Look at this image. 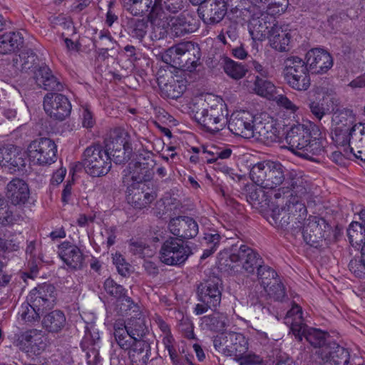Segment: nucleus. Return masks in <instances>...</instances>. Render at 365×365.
<instances>
[{
	"instance_id": "nucleus-34",
	"label": "nucleus",
	"mask_w": 365,
	"mask_h": 365,
	"mask_svg": "<svg viewBox=\"0 0 365 365\" xmlns=\"http://www.w3.org/2000/svg\"><path fill=\"white\" fill-rule=\"evenodd\" d=\"M153 167V160L150 158V154H147V157L143 158V161L138 160L134 163L129 164L131 178L133 181L141 182L148 180L151 176V169Z\"/></svg>"
},
{
	"instance_id": "nucleus-1",
	"label": "nucleus",
	"mask_w": 365,
	"mask_h": 365,
	"mask_svg": "<svg viewBox=\"0 0 365 365\" xmlns=\"http://www.w3.org/2000/svg\"><path fill=\"white\" fill-rule=\"evenodd\" d=\"M55 287L50 284H43L32 289L26 302L21 304L19 314L26 324L38 322L41 314L55 305Z\"/></svg>"
},
{
	"instance_id": "nucleus-55",
	"label": "nucleus",
	"mask_w": 365,
	"mask_h": 365,
	"mask_svg": "<svg viewBox=\"0 0 365 365\" xmlns=\"http://www.w3.org/2000/svg\"><path fill=\"white\" fill-rule=\"evenodd\" d=\"M233 342L232 346L234 351V357L237 360H245L247 356L248 342L245 336L240 333L233 332Z\"/></svg>"
},
{
	"instance_id": "nucleus-49",
	"label": "nucleus",
	"mask_w": 365,
	"mask_h": 365,
	"mask_svg": "<svg viewBox=\"0 0 365 365\" xmlns=\"http://www.w3.org/2000/svg\"><path fill=\"white\" fill-rule=\"evenodd\" d=\"M36 59L37 56L34 52L31 49H27L13 58V66L18 70L26 71L36 63Z\"/></svg>"
},
{
	"instance_id": "nucleus-56",
	"label": "nucleus",
	"mask_w": 365,
	"mask_h": 365,
	"mask_svg": "<svg viewBox=\"0 0 365 365\" xmlns=\"http://www.w3.org/2000/svg\"><path fill=\"white\" fill-rule=\"evenodd\" d=\"M263 187H257L255 185H251L247 189V200L255 206L269 205V200L267 198Z\"/></svg>"
},
{
	"instance_id": "nucleus-9",
	"label": "nucleus",
	"mask_w": 365,
	"mask_h": 365,
	"mask_svg": "<svg viewBox=\"0 0 365 365\" xmlns=\"http://www.w3.org/2000/svg\"><path fill=\"white\" fill-rule=\"evenodd\" d=\"M309 68L302 58L292 56L284 61L283 76L286 83L293 89L307 91L310 86Z\"/></svg>"
},
{
	"instance_id": "nucleus-51",
	"label": "nucleus",
	"mask_w": 365,
	"mask_h": 365,
	"mask_svg": "<svg viewBox=\"0 0 365 365\" xmlns=\"http://www.w3.org/2000/svg\"><path fill=\"white\" fill-rule=\"evenodd\" d=\"M292 220L293 219H292L289 212L284 207L274 208L269 218L271 225L280 229L287 228Z\"/></svg>"
},
{
	"instance_id": "nucleus-18",
	"label": "nucleus",
	"mask_w": 365,
	"mask_h": 365,
	"mask_svg": "<svg viewBox=\"0 0 365 365\" xmlns=\"http://www.w3.org/2000/svg\"><path fill=\"white\" fill-rule=\"evenodd\" d=\"M273 16L266 12L261 11H255L249 21L248 29L249 33L254 42L259 41H262L268 38L272 26Z\"/></svg>"
},
{
	"instance_id": "nucleus-23",
	"label": "nucleus",
	"mask_w": 365,
	"mask_h": 365,
	"mask_svg": "<svg viewBox=\"0 0 365 365\" xmlns=\"http://www.w3.org/2000/svg\"><path fill=\"white\" fill-rule=\"evenodd\" d=\"M168 26L175 36L180 37L197 31L200 21L195 14L183 12L178 16L170 17Z\"/></svg>"
},
{
	"instance_id": "nucleus-53",
	"label": "nucleus",
	"mask_w": 365,
	"mask_h": 365,
	"mask_svg": "<svg viewBox=\"0 0 365 365\" xmlns=\"http://www.w3.org/2000/svg\"><path fill=\"white\" fill-rule=\"evenodd\" d=\"M124 8L133 16L148 12L152 0H121Z\"/></svg>"
},
{
	"instance_id": "nucleus-60",
	"label": "nucleus",
	"mask_w": 365,
	"mask_h": 365,
	"mask_svg": "<svg viewBox=\"0 0 365 365\" xmlns=\"http://www.w3.org/2000/svg\"><path fill=\"white\" fill-rule=\"evenodd\" d=\"M148 23L144 19H138L130 26V34L138 39L143 38L147 33Z\"/></svg>"
},
{
	"instance_id": "nucleus-25",
	"label": "nucleus",
	"mask_w": 365,
	"mask_h": 365,
	"mask_svg": "<svg viewBox=\"0 0 365 365\" xmlns=\"http://www.w3.org/2000/svg\"><path fill=\"white\" fill-rule=\"evenodd\" d=\"M5 196L13 205L26 204L30 197L29 185L19 178H14L5 187Z\"/></svg>"
},
{
	"instance_id": "nucleus-5",
	"label": "nucleus",
	"mask_w": 365,
	"mask_h": 365,
	"mask_svg": "<svg viewBox=\"0 0 365 365\" xmlns=\"http://www.w3.org/2000/svg\"><path fill=\"white\" fill-rule=\"evenodd\" d=\"M284 171L285 168L279 162L263 161L252 167L250 178L257 185L273 190L285 180Z\"/></svg>"
},
{
	"instance_id": "nucleus-52",
	"label": "nucleus",
	"mask_w": 365,
	"mask_h": 365,
	"mask_svg": "<svg viewBox=\"0 0 365 365\" xmlns=\"http://www.w3.org/2000/svg\"><path fill=\"white\" fill-rule=\"evenodd\" d=\"M323 140L314 137V139L309 138L306 148L302 151L297 152V155L304 159L312 160L313 156L319 155L324 152Z\"/></svg>"
},
{
	"instance_id": "nucleus-40",
	"label": "nucleus",
	"mask_w": 365,
	"mask_h": 365,
	"mask_svg": "<svg viewBox=\"0 0 365 365\" xmlns=\"http://www.w3.org/2000/svg\"><path fill=\"white\" fill-rule=\"evenodd\" d=\"M284 182V186L289 187L293 196H303L307 192V182L296 170L290 171Z\"/></svg>"
},
{
	"instance_id": "nucleus-30",
	"label": "nucleus",
	"mask_w": 365,
	"mask_h": 365,
	"mask_svg": "<svg viewBox=\"0 0 365 365\" xmlns=\"http://www.w3.org/2000/svg\"><path fill=\"white\" fill-rule=\"evenodd\" d=\"M267 144L278 142L279 131L272 120L264 119L256 121L255 126V137Z\"/></svg>"
},
{
	"instance_id": "nucleus-63",
	"label": "nucleus",
	"mask_w": 365,
	"mask_h": 365,
	"mask_svg": "<svg viewBox=\"0 0 365 365\" xmlns=\"http://www.w3.org/2000/svg\"><path fill=\"white\" fill-rule=\"evenodd\" d=\"M113 261L120 275L126 276L129 274V264L120 254L115 253L113 257Z\"/></svg>"
},
{
	"instance_id": "nucleus-36",
	"label": "nucleus",
	"mask_w": 365,
	"mask_h": 365,
	"mask_svg": "<svg viewBox=\"0 0 365 365\" xmlns=\"http://www.w3.org/2000/svg\"><path fill=\"white\" fill-rule=\"evenodd\" d=\"M36 82L38 86L45 90L61 91L63 85L57 77L53 73L51 70L47 66H43L39 68L36 73Z\"/></svg>"
},
{
	"instance_id": "nucleus-4",
	"label": "nucleus",
	"mask_w": 365,
	"mask_h": 365,
	"mask_svg": "<svg viewBox=\"0 0 365 365\" xmlns=\"http://www.w3.org/2000/svg\"><path fill=\"white\" fill-rule=\"evenodd\" d=\"M201 51L199 46L186 41L167 49L162 60L171 66L192 72L200 65Z\"/></svg>"
},
{
	"instance_id": "nucleus-13",
	"label": "nucleus",
	"mask_w": 365,
	"mask_h": 365,
	"mask_svg": "<svg viewBox=\"0 0 365 365\" xmlns=\"http://www.w3.org/2000/svg\"><path fill=\"white\" fill-rule=\"evenodd\" d=\"M57 146L54 141L48 138H41L30 143L27 148L29 160L35 165H48L53 163L57 158Z\"/></svg>"
},
{
	"instance_id": "nucleus-33",
	"label": "nucleus",
	"mask_w": 365,
	"mask_h": 365,
	"mask_svg": "<svg viewBox=\"0 0 365 365\" xmlns=\"http://www.w3.org/2000/svg\"><path fill=\"white\" fill-rule=\"evenodd\" d=\"M150 354L151 349L148 340H138L128 351V359L131 365H148Z\"/></svg>"
},
{
	"instance_id": "nucleus-2",
	"label": "nucleus",
	"mask_w": 365,
	"mask_h": 365,
	"mask_svg": "<svg viewBox=\"0 0 365 365\" xmlns=\"http://www.w3.org/2000/svg\"><path fill=\"white\" fill-rule=\"evenodd\" d=\"M284 323L289 327L295 339L301 341L304 337L314 348L317 349L316 354L319 357L321 349L332 342H328L329 334L320 329L308 327L302 319V308L294 304L284 317Z\"/></svg>"
},
{
	"instance_id": "nucleus-43",
	"label": "nucleus",
	"mask_w": 365,
	"mask_h": 365,
	"mask_svg": "<svg viewBox=\"0 0 365 365\" xmlns=\"http://www.w3.org/2000/svg\"><path fill=\"white\" fill-rule=\"evenodd\" d=\"M201 322L205 328L212 331H223L229 324L227 316L220 312L204 316L201 318Z\"/></svg>"
},
{
	"instance_id": "nucleus-32",
	"label": "nucleus",
	"mask_w": 365,
	"mask_h": 365,
	"mask_svg": "<svg viewBox=\"0 0 365 365\" xmlns=\"http://www.w3.org/2000/svg\"><path fill=\"white\" fill-rule=\"evenodd\" d=\"M267 38L270 46L276 51L284 52L289 50L291 34L287 29L273 24Z\"/></svg>"
},
{
	"instance_id": "nucleus-3",
	"label": "nucleus",
	"mask_w": 365,
	"mask_h": 365,
	"mask_svg": "<svg viewBox=\"0 0 365 365\" xmlns=\"http://www.w3.org/2000/svg\"><path fill=\"white\" fill-rule=\"evenodd\" d=\"M228 114L224 101L218 96L209 95L202 107L196 111L195 118L205 130L215 133L227 124Z\"/></svg>"
},
{
	"instance_id": "nucleus-24",
	"label": "nucleus",
	"mask_w": 365,
	"mask_h": 365,
	"mask_svg": "<svg viewBox=\"0 0 365 365\" xmlns=\"http://www.w3.org/2000/svg\"><path fill=\"white\" fill-rule=\"evenodd\" d=\"M306 63L309 71L312 73H327L333 66L331 56L327 51L322 48H312L309 50L305 56Z\"/></svg>"
},
{
	"instance_id": "nucleus-27",
	"label": "nucleus",
	"mask_w": 365,
	"mask_h": 365,
	"mask_svg": "<svg viewBox=\"0 0 365 365\" xmlns=\"http://www.w3.org/2000/svg\"><path fill=\"white\" fill-rule=\"evenodd\" d=\"M310 138L309 129L303 124L293 125L285 136L288 149L297 155L298 151L306 148Z\"/></svg>"
},
{
	"instance_id": "nucleus-16",
	"label": "nucleus",
	"mask_w": 365,
	"mask_h": 365,
	"mask_svg": "<svg viewBox=\"0 0 365 365\" xmlns=\"http://www.w3.org/2000/svg\"><path fill=\"white\" fill-rule=\"evenodd\" d=\"M256 120L249 112L240 110L232 114L228 120V128L235 135L250 139L255 137Z\"/></svg>"
},
{
	"instance_id": "nucleus-11",
	"label": "nucleus",
	"mask_w": 365,
	"mask_h": 365,
	"mask_svg": "<svg viewBox=\"0 0 365 365\" xmlns=\"http://www.w3.org/2000/svg\"><path fill=\"white\" fill-rule=\"evenodd\" d=\"M192 254V249L187 242L180 238L170 237L161 245L160 259L167 265L180 266Z\"/></svg>"
},
{
	"instance_id": "nucleus-57",
	"label": "nucleus",
	"mask_w": 365,
	"mask_h": 365,
	"mask_svg": "<svg viewBox=\"0 0 365 365\" xmlns=\"http://www.w3.org/2000/svg\"><path fill=\"white\" fill-rule=\"evenodd\" d=\"M277 272L269 267L267 265H264L261 264V265L257 268V277L259 279L261 280V285L259 287V289L268 288V287L272 284L269 280H273L277 277Z\"/></svg>"
},
{
	"instance_id": "nucleus-31",
	"label": "nucleus",
	"mask_w": 365,
	"mask_h": 365,
	"mask_svg": "<svg viewBox=\"0 0 365 365\" xmlns=\"http://www.w3.org/2000/svg\"><path fill=\"white\" fill-rule=\"evenodd\" d=\"M67 324L66 317L63 312L56 309L43 317L41 326L48 333L58 334Z\"/></svg>"
},
{
	"instance_id": "nucleus-17",
	"label": "nucleus",
	"mask_w": 365,
	"mask_h": 365,
	"mask_svg": "<svg viewBox=\"0 0 365 365\" xmlns=\"http://www.w3.org/2000/svg\"><path fill=\"white\" fill-rule=\"evenodd\" d=\"M43 108L51 118L63 120L71 113V104L64 95L49 93L44 97Z\"/></svg>"
},
{
	"instance_id": "nucleus-41",
	"label": "nucleus",
	"mask_w": 365,
	"mask_h": 365,
	"mask_svg": "<svg viewBox=\"0 0 365 365\" xmlns=\"http://www.w3.org/2000/svg\"><path fill=\"white\" fill-rule=\"evenodd\" d=\"M24 43L19 32H9L0 36V54H6L19 49Z\"/></svg>"
},
{
	"instance_id": "nucleus-39",
	"label": "nucleus",
	"mask_w": 365,
	"mask_h": 365,
	"mask_svg": "<svg viewBox=\"0 0 365 365\" xmlns=\"http://www.w3.org/2000/svg\"><path fill=\"white\" fill-rule=\"evenodd\" d=\"M93 47L98 50L100 56L106 58L108 57V51L114 49V46L117 42L113 39L110 31L106 29L101 30L98 34V38L93 39Z\"/></svg>"
},
{
	"instance_id": "nucleus-35",
	"label": "nucleus",
	"mask_w": 365,
	"mask_h": 365,
	"mask_svg": "<svg viewBox=\"0 0 365 365\" xmlns=\"http://www.w3.org/2000/svg\"><path fill=\"white\" fill-rule=\"evenodd\" d=\"M344 155L349 158L353 155L356 158L365 163V128L355 134L346 146H342Z\"/></svg>"
},
{
	"instance_id": "nucleus-7",
	"label": "nucleus",
	"mask_w": 365,
	"mask_h": 365,
	"mask_svg": "<svg viewBox=\"0 0 365 365\" xmlns=\"http://www.w3.org/2000/svg\"><path fill=\"white\" fill-rule=\"evenodd\" d=\"M111 156L101 144H92L87 147L82 155V164L89 175L102 177L111 169Z\"/></svg>"
},
{
	"instance_id": "nucleus-58",
	"label": "nucleus",
	"mask_w": 365,
	"mask_h": 365,
	"mask_svg": "<svg viewBox=\"0 0 365 365\" xmlns=\"http://www.w3.org/2000/svg\"><path fill=\"white\" fill-rule=\"evenodd\" d=\"M308 107L312 114L319 120H321L323 117L329 111L328 106L324 104V98L309 100Z\"/></svg>"
},
{
	"instance_id": "nucleus-10",
	"label": "nucleus",
	"mask_w": 365,
	"mask_h": 365,
	"mask_svg": "<svg viewBox=\"0 0 365 365\" xmlns=\"http://www.w3.org/2000/svg\"><path fill=\"white\" fill-rule=\"evenodd\" d=\"M105 150L113 158L116 164H122L130 158L133 152L130 135L121 128L111 130L104 140Z\"/></svg>"
},
{
	"instance_id": "nucleus-42",
	"label": "nucleus",
	"mask_w": 365,
	"mask_h": 365,
	"mask_svg": "<svg viewBox=\"0 0 365 365\" xmlns=\"http://www.w3.org/2000/svg\"><path fill=\"white\" fill-rule=\"evenodd\" d=\"M125 328L137 341L148 340L146 336L149 334V329L144 317H131L125 324Z\"/></svg>"
},
{
	"instance_id": "nucleus-45",
	"label": "nucleus",
	"mask_w": 365,
	"mask_h": 365,
	"mask_svg": "<svg viewBox=\"0 0 365 365\" xmlns=\"http://www.w3.org/2000/svg\"><path fill=\"white\" fill-rule=\"evenodd\" d=\"M301 197L294 196L292 200H287L285 206H283L289 212L292 219L296 220L299 223L305 220L307 214L305 205L299 200Z\"/></svg>"
},
{
	"instance_id": "nucleus-46",
	"label": "nucleus",
	"mask_w": 365,
	"mask_h": 365,
	"mask_svg": "<svg viewBox=\"0 0 365 365\" xmlns=\"http://www.w3.org/2000/svg\"><path fill=\"white\" fill-rule=\"evenodd\" d=\"M301 197L294 196L292 200H287L285 206H283L289 212L292 219L296 220L299 223L305 220L307 214L305 205L299 200Z\"/></svg>"
},
{
	"instance_id": "nucleus-37",
	"label": "nucleus",
	"mask_w": 365,
	"mask_h": 365,
	"mask_svg": "<svg viewBox=\"0 0 365 365\" xmlns=\"http://www.w3.org/2000/svg\"><path fill=\"white\" fill-rule=\"evenodd\" d=\"M113 335L117 345L123 350L130 351L137 343V339L131 336L123 321H116L113 324Z\"/></svg>"
},
{
	"instance_id": "nucleus-59",
	"label": "nucleus",
	"mask_w": 365,
	"mask_h": 365,
	"mask_svg": "<svg viewBox=\"0 0 365 365\" xmlns=\"http://www.w3.org/2000/svg\"><path fill=\"white\" fill-rule=\"evenodd\" d=\"M268 287V289L267 288L263 289L265 292H267L270 297L276 301H283L286 297V294L284 287L281 282H278L277 279H274V282Z\"/></svg>"
},
{
	"instance_id": "nucleus-20",
	"label": "nucleus",
	"mask_w": 365,
	"mask_h": 365,
	"mask_svg": "<svg viewBox=\"0 0 365 365\" xmlns=\"http://www.w3.org/2000/svg\"><path fill=\"white\" fill-rule=\"evenodd\" d=\"M329 230V225L324 219L309 216L304 225L302 236L307 244L314 245L325 237Z\"/></svg>"
},
{
	"instance_id": "nucleus-29",
	"label": "nucleus",
	"mask_w": 365,
	"mask_h": 365,
	"mask_svg": "<svg viewBox=\"0 0 365 365\" xmlns=\"http://www.w3.org/2000/svg\"><path fill=\"white\" fill-rule=\"evenodd\" d=\"M244 86L249 92L255 93L269 100L273 99L277 93V88L274 83L267 78L259 76H249Z\"/></svg>"
},
{
	"instance_id": "nucleus-8",
	"label": "nucleus",
	"mask_w": 365,
	"mask_h": 365,
	"mask_svg": "<svg viewBox=\"0 0 365 365\" xmlns=\"http://www.w3.org/2000/svg\"><path fill=\"white\" fill-rule=\"evenodd\" d=\"M222 290V284L217 277L200 282L196 291L197 299L200 303L197 304L194 309L195 314L201 315L209 309H216L221 302Z\"/></svg>"
},
{
	"instance_id": "nucleus-22",
	"label": "nucleus",
	"mask_w": 365,
	"mask_h": 365,
	"mask_svg": "<svg viewBox=\"0 0 365 365\" xmlns=\"http://www.w3.org/2000/svg\"><path fill=\"white\" fill-rule=\"evenodd\" d=\"M26 159L21 149L13 144L0 147V165L8 168L11 173L25 167Z\"/></svg>"
},
{
	"instance_id": "nucleus-47",
	"label": "nucleus",
	"mask_w": 365,
	"mask_h": 365,
	"mask_svg": "<svg viewBox=\"0 0 365 365\" xmlns=\"http://www.w3.org/2000/svg\"><path fill=\"white\" fill-rule=\"evenodd\" d=\"M222 65L225 73L235 80L242 78L247 72L246 66L242 63H238L228 57L222 58Z\"/></svg>"
},
{
	"instance_id": "nucleus-15",
	"label": "nucleus",
	"mask_w": 365,
	"mask_h": 365,
	"mask_svg": "<svg viewBox=\"0 0 365 365\" xmlns=\"http://www.w3.org/2000/svg\"><path fill=\"white\" fill-rule=\"evenodd\" d=\"M230 262L242 265V269L247 274H253L255 269L263 263L262 257L254 250L245 245L239 247L233 245L229 255Z\"/></svg>"
},
{
	"instance_id": "nucleus-12",
	"label": "nucleus",
	"mask_w": 365,
	"mask_h": 365,
	"mask_svg": "<svg viewBox=\"0 0 365 365\" xmlns=\"http://www.w3.org/2000/svg\"><path fill=\"white\" fill-rule=\"evenodd\" d=\"M238 0H227V5L232 12L241 11L243 8ZM227 12V3L224 0H207L197 9L199 16L203 22L213 25L220 22Z\"/></svg>"
},
{
	"instance_id": "nucleus-48",
	"label": "nucleus",
	"mask_w": 365,
	"mask_h": 365,
	"mask_svg": "<svg viewBox=\"0 0 365 365\" xmlns=\"http://www.w3.org/2000/svg\"><path fill=\"white\" fill-rule=\"evenodd\" d=\"M347 235L350 244L354 247H361L365 242V225L362 222H352L347 229Z\"/></svg>"
},
{
	"instance_id": "nucleus-50",
	"label": "nucleus",
	"mask_w": 365,
	"mask_h": 365,
	"mask_svg": "<svg viewBox=\"0 0 365 365\" xmlns=\"http://www.w3.org/2000/svg\"><path fill=\"white\" fill-rule=\"evenodd\" d=\"M26 253L29 256V266L32 273H36L43 262V257L36 241L28 242Z\"/></svg>"
},
{
	"instance_id": "nucleus-54",
	"label": "nucleus",
	"mask_w": 365,
	"mask_h": 365,
	"mask_svg": "<svg viewBox=\"0 0 365 365\" xmlns=\"http://www.w3.org/2000/svg\"><path fill=\"white\" fill-rule=\"evenodd\" d=\"M186 89L184 81L171 80L161 88L163 95L168 98L177 99Z\"/></svg>"
},
{
	"instance_id": "nucleus-38",
	"label": "nucleus",
	"mask_w": 365,
	"mask_h": 365,
	"mask_svg": "<svg viewBox=\"0 0 365 365\" xmlns=\"http://www.w3.org/2000/svg\"><path fill=\"white\" fill-rule=\"evenodd\" d=\"M182 8V0H155L148 12L156 17L164 19L163 14H176Z\"/></svg>"
},
{
	"instance_id": "nucleus-26",
	"label": "nucleus",
	"mask_w": 365,
	"mask_h": 365,
	"mask_svg": "<svg viewBox=\"0 0 365 365\" xmlns=\"http://www.w3.org/2000/svg\"><path fill=\"white\" fill-rule=\"evenodd\" d=\"M156 194L145 183L133 185L128 190L127 200L133 207L143 209L155 200Z\"/></svg>"
},
{
	"instance_id": "nucleus-44",
	"label": "nucleus",
	"mask_w": 365,
	"mask_h": 365,
	"mask_svg": "<svg viewBox=\"0 0 365 365\" xmlns=\"http://www.w3.org/2000/svg\"><path fill=\"white\" fill-rule=\"evenodd\" d=\"M104 289L108 294L117 299L118 300H120L122 302L125 301L127 302L128 307L130 309L133 307H136V304L134 303L132 299L127 296V291L125 289V288L123 286L116 284L112 279L108 278L105 280Z\"/></svg>"
},
{
	"instance_id": "nucleus-21",
	"label": "nucleus",
	"mask_w": 365,
	"mask_h": 365,
	"mask_svg": "<svg viewBox=\"0 0 365 365\" xmlns=\"http://www.w3.org/2000/svg\"><path fill=\"white\" fill-rule=\"evenodd\" d=\"M58 255L71 269H81L85 263L83 251L75 244L64 241L58 246Z\"/></svg>"
},
{
	"instance_id": "nucleus-64",
	"label": "nucleus",
	"mask_w": 365,
	"mask_h": 365,
	"mask_svg": "<svg viewBox=\"0 0 365 365\" xmlns=\"http://www.w3.org/2000/svg\"><path fill=\"white\" fill-rule=\"evenodd\" d=\"M349 270L359 278H362L365 275V266L361 259H353L349 264Z\"/></svg>"
},
{
	"instance_id": "nucleus-28",
	"label": "nucleus",
	"mask_w": 365,
	"mask_h": 365,
	"mask_svg": "<svg viewBox=\"0 0 365 365\" xmlns=\"http://www.w3.org/2000/svg\"><path fill=\"white\" fill-rule=\"evenodd\" d=\"M319 359L324 365H347L349 362V351L335 342L322 348Z\"/></svg>"
},
{
	"instance_id": "nucleus-14",
	"label": "nucleus",
	"mask_w": 365,
	"mask_h": 365,
	"mask_svg": "<svg viewBox=\"0 0 365 365\" xmlns=\"http://www.w3.org/2000/svg\"><path fill=\"white\" fill-rule=\"evenodd\" d=\"M16 346L29 356H38L46 350L48 339L42 330L31 329L19 335Z\"/></svg>"
},
{
	"instance_id": "nucleus-19",
	"label": "nucleus",
	"mask_w": 365,
	"mask_h": 365,
	"mask_svg": "<svg viewBox=\"0 0 365 365\" xmlns=\"http://www.w3.org/2000/svg\"><path fill=\"white\" fill-rule=\"evenodd\" d=\"M170 232L180 239H192L199 232L197 222L191 217L178 216L170 219L168 223Z\"/></svg>"
},
{
	"instance_id": "nucleus-6",
	"label": "nucleus",
	"mask_w": 365,
	"mask_h": 365,
	"mask_svg": "<svg viewBox=\"0 0 365 365\" xmlns=\"http://www.w3.org/2000/svg\"><path fill=\"white\" fill-rule=\"evenodd\" d=\"M331 138L340 146H346L355 134L359 133L365 125L355 123V115L349 109H344L334 113Z\"/></svg>"
},
{
	"instance_id": "nucleus-61",
	"label": "nucleus",
	"mask_w": 365,
	"mask_h": 365,
	"mask_svg": "<svg viewBox=\"0 0 365 365\" xmlns=\"http://www.w3.org/2000/svg\"><path fill=\"white\" fill-rule=\"evenodd\" d=\"M293 193L289 190V187H285L284 185L279 187L278 190H274L273 198L271 200H274L275 201L272 202V204H275L277 207H279L280 205L279 200H282V202H284V200L286 198L287 200L291 199L293 197Z\"/></svg>"
},
{
	"instance_id": "nucleus-62",
	"label": "nucleus",
	"mask_w": 365,
	"mask_h": 365,
	"mask_svg": "<svg viewBox=\"0 0 365 365\" xmlns=\"http://www.w3.org/2000/svg\"><path fill=\"white\" fill-rule=\"evenodd\" d=\"M15 220L12 211L5 202V205L0 209V225L9 226L14 224Z\"/></svg>"
}]
</instances>
